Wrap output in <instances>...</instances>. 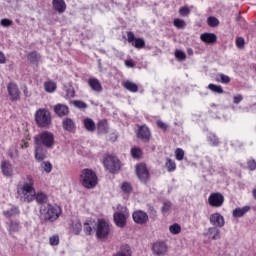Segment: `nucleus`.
<instances>
[{
    "mask_svg": "<svg viewBox=\"0 0 256 256\" xmlns=\"http://www.w3.org/2000/svg\"><path fill=\"white\" fill-rule=\"evenodd\" d=\"M17 196L23 203H33V201H36L42 207H45V204L49 201L47 194L35 191V179L31 175H28L23 181L18 183Z\"/></svg>",
    "mask_w": 256,
    "mask_h": 256,
    "instance_id": "1",
    "label": "nucleus"
},
{
    "mask_svg": "<svg viewBox=\"0 0 256 256\" xmlns=\"http://www.w3.org/2000/svg\"><path fill=\"white\" fill-rule=\"evenodd\" d=\"M80 183L85 187V189H95L99 179L97 178V173L95 171L85 168L80 173Z\"/></svg>",
    "mask_w": 256,
    "mask_h": 256,
    "instance_id": "2",
    "label": "nucleus"
},
{
    "mask_svg": "<svg viewBox=\"0 0 256 256\" xmlns=\"http://www.w3.org/2000/svg\"><path fill=\"white\" fill-rule=\"evenodd\" d=\"M63 213V210L58 205L47 204L46 206H41L40 215H44L46 221H57Z\"/></svg>",
    "mask_w": 256,
    "mask_h": 256,
    "instance_id": "3",
    "label": "nucleus"
},
{
    "mask_svg": "<svg viewBox=\"0 0 256 256\" xmlns=\"http://www.w3.org/2000/svg\"><path fill=\"white\" fill-rule=\"evenodd\" d=\"M35 145H40L46 149H53L55 145V135L49 131H43L34 137Z\"/></svg>",
    "mask_w": 256,
    "mask_h": 256,
    "instance_id": "4",
    "label": "nucleus"
},
{
    "mask_svg": "<svg viewBox=\"0 0 256 256\" xmlns=\"http://www.w3.org/2000/svg\"><path fill=\"white\" fill-rule=\"evenodd\" d=\"M35 122L38 127L43 129L49 128L51 125V113L45 108H40L35 113Z\"/></svg>",
    "mask_w": 256,
    "mask_h": 256,
    "instance_id": "5",
    "label": "nucleus"
},
{
    "mask_svg": "<svg viewBox=\"0 0 256 256\" xmlns=\"http://www.w3.org/2000/svg\"><path fill=\"white\" fill-rule=\"evenodd\" d=\"M95 231L98 239H107L111 233V224L103 219H99L96 223Z\"/></svg>",
    "mask_w": 256,
    "mask_h": 256,
    "instance_id": "6",
    "label": "nucleus"
},
{
    "mask_svg": "<svg viewBox=\"0 0 256 256\" xmlns=\"http://www.w3.org/2000/svg\"><path fill=\"white\" fill-rule=\"evenodd\" d=\"M114 223L120 229H123L127 225V219H129V210L127 207H121L119 212L114 213Z\"/></svg>",
    "mask_w": 256,
    "mask_h": 256,
    "instance_id": "7",
    "label": "nucleus"
},
{
    "mask_svg": "<svg viewBox=\"0 0 256 256\" xmlns=\"http://www.w3.org/2000/svg\"><path fill=\"white\" fill-rule=\"evenodd\" d=\"M103 163L104 167H106V169L110 171V173H115L121 169V162L116 156H107L104 159Z\"/></svg>",
    "mask_w": 256,
    "mask_h": 256,
    "instance_id": "8",
    "label": "nucleus"
},
{
    "mask_svg": "<svg viewBox=\"0 0 256 256\" xmlns=\"http://www.w3.org/2000/svg\"><path fill=\"white\" fill-rule=\"evenodd\" d=\"M208 203L211 207H223V203H225V197L219 192L212 193L208 198Z\"/></svg>",
    "mask_w": 256,
    "mask_h": 256,
    "instance_id": "9",
    "label": "nucleus"
},
{
    "mask_svg": "<svg viewBox=\"0 0 256 256\" xmlns=\"http://www.w3.org/2000/svg\"><path fill=\"white\" fill-rule=\"evenodd\" d=\"M133 221L138 225H145L149 221V215L143 210H136L133 214Z\"/></svg>",
    "mask_w": 256,
    "mask_h": 256,
    "instance_id": "10",
    "label": "nucleus"
},
{
    "mask_svg": "<svg viewBox=\"0 0 256 256\" xmlns=\"http://www.w3.org/2000/svg\"><path fill=\"white\" fill-rule=\"evenodd\" d=\"M128 43H131L136 49H143L145 47V40L143 38H135L133 32H127Z\"/></svg>",
    "mask_w": 256,
    "mask_h": 256,
    "instance_id": "11",
    "label": "nucleus"
},
{
    "mask_svg": "<svg viewBox=\"0 0 256 256\" xmlns=\"http://www.w3.org/2000/svg\"><path fill=\"white\" fill-rule=\"evenodd\" d=\"M136 175L142 181V183H147V179H149V171L147 170V166L145 164L136 165Z\"/></svg>",
    "mask_w": 256,
    "mask_h": 256,
    "instance_id": "12",
    "label": "nucleus"
},
{
    "mask_svg": "<svg viewBox=\"0 0 256 256\" xmlns=\"http://www.w3.org/2000/svg\"><path fill=\"white\" fill-rule=\"evenodd\" d=\"M167 244H165V242H155L152 246V251L154 255H158V256H163V255H167Z\"/></svg>",
    "mask_w": 256,
    "mask_h": 256,
    "instance_id": "13",
    "label": "nucleus"
},
{
    "mask_svg": "<svg viewBox=\"0 0 256 256\" xmlns=\"http://www.w3.org/2000/svg\"><path fill=\"white\" fill-rule=\"evenodd\" d=\"M7 89L10 100L17 101L19 99V95H21V92L19 91V87L17 86V84L11 82L7 85Z\"/></svg>",
    "mask_w": 256,
    "mask_h": 256,
    "instance_id": "14",
    "label": "nucleus"
},
{
    "mask_svg": "<svg viewBox=\"0 0 256 256\" xmlns=\"http://www.w3.org/2000/svg\"><path fill=\"white\" fill-rule=\"evenodd\" d=\"M210 223L214 227H223L225 225V218L219 212H216L210 215Z\"/></svg>",
    "mask_w": 256,
    "mask_h": 256,
    "instance_id": "15",
    "label": "nucleus"
},
{
    "mask_svg": "<svg viewBox=\"0 0 256 256\" xmlns=\"http://www.w3.org/2000/svg\"><path fill=\"white\" fill-rule=\"evenodd\" d=\"M35 159L36 161H45L47 159V149L44 146H35Z\"/></svg>",
    "mask_w": 256,
    "mask_h": 256,
    "instance_id": "16",
    "label": "nucleus"
},
{
    "mask_svg": "<svg viewBox=\"0 0 256 256\" xmlns=\"http://www.w3.org/2000/svg\"><path fill=\"white\" fill-rule=\"evenodd\" d=\"M137 137L138 139L147 142L151 139V131H149L147 126H141L138 130Z\"/></svg>",
    "mask_w": 256,
    "mask_h": 256,
    "instance_id": "17",
    "label": "nucleus"
},
{
    "mask_svg": "<svg viewBox=\"0 0 256 256\" xmlns=\"http://www.w3.org/2000/svg\"><path fill=\"white\" fill-rule=\"evenodd\" d=\"M68 229L70 233H73L74 235H79V233H81L83 229V226L81 225V220H72Z\"/></svg>",
    "mask_w": 256,
    "mask_h": 256,
    "instance_id": "18",
    "label": "nucleus"
},
{
    "mask_svg": "<svg viewBox=\"0 0 256 256\" xmlns=\"http://www.w3.org/2000/svg\"><path fill=\"white\" fill-rule=\"evenodd\" d=\"M88 85L92 89V91H95L96 93H101L103 91V86L101 85V82L95 77H91L88 79Z\"/></svg>",
    "mask_w": 256,
    "mask_h": 256,
    "instance_id": "19",
    "label": "nucleus"
},
{
    "mask_svg": "<svg viewBox=\"0 0 256 256\" xmlns=\"http://www.w3.org/2000/svg\"><path fill=\"white\" fill-rule=\"evenodd\" d=\"M54 113H56L58 117H65V115L69 113V107L65 104H57L54 106Z\"/></svg>",
    "mask_w": 256,
    "mask_h": 256,
    "instance_id": "20",
    "label": "nucleus"
},
{
    "mask_svg": "<svg viewBox=\"0 0 256 256\" xmlns=\"http://www.w3.org/2000/svg\"><path fill=\"white\" fill-rule=\"evenodd\" d=\"M1 169L5 177H13V166L7 161H2Z\"/></svg>",
    "mask_w": 256,
    "mask_h": 256,
    "instance_id": "21",
    "label": "nucleus"
},
{
    "mask_svg": "<svg viewBox=\"0 0 256 256\" xmlns=\"http://www.w3.org/2000/svg\"><path fill=\"white\" fill-rule=\"evenodd\" d=\"M207 237L212 239L213 241H217V239H221V230L217 227H211L208 229Z\"/></svg>",
    "mask_w": 256,
    "mask_h": 256,
    "instance_id": "22",
    "label": "nucleus"
},
{
    "mask_svg": "<svg viewBox=\"0 0 256 256\" xmlns=\"http://www.w3.org/2000/svg\"><path fill=\"white\" fill-rule=\"evenodd\" d=\"M52 5L58 13H65V10L67 9L65 0H53Z\"/></svg>",
    "mask_w": 256,
    "mask_h": 256,
    "instance_id": "23",
    "label": "nucleus"
},
{
    "mask_svg": "<svg viewBox=\"0 0 256 256\" xmlns=\"http://www.w3.org/2000/svg\"><path fill=\"white\" fill-rule=\"evenodd\" d=\"M200 39L203 43L213 44L217 41V35L213 33H204L201 34Z\"/></svg>",
    "mask_w": 256,
    "mask_h": 256,
    "instance_id": "24",
    "label": "nucleus"
},
{
    "mask_svg": "<svg viewBox=\"0 0 256 256\" xmlns=\"http://www.w3.org/2000/svg\"><path fill=\"white\" fill-rule=\"evenodd\" d=\"M122 86L124 89H127V91H130V93H137L139 91V86L135 82L126 80L122 83Z\"/></svg>",
    "mask_w": 256,
    "mask_h": 256,
    "instance_id": "25",
    "label": "nucleus"
},
{
    "mask_svg": "<svg viewBox=\"0 0 256 256\" xmlns=\"http://www.w3.org/2000/svg\"><path fill=\"white\" fill-rule=\"evenodd\" d=\"M63 129L73 133L75 131V122L71 118H65L62 123Z\"/></svg>",
    "mask_w": 256,
    "mask_h": 256,
    "instance_id": "26",
    "label": "nucleus"
},
{
    "mask_svg": "<svg viewBox=\"0 0 256 256\" xmlns=\"http://www.w3.org/2000/svg\"><path fill=\"white\" fill-rule=\"evenodd\" d=\"M131 255H132L131 247L129 245H123L121 246L120 250L114 253L112 256H131Z\"/></svg>",
    "mask_w": 256,
    "mask_h": 256,
    "instance_id": "27",
    "label": "nucleus"
},
{
    "mask_svg": "<svg viewBox=\"0 0 256 256\" xmlns=\"http://www.w3.org/2000/svg\"><path fill=\"white\" fill-rule=\"evenodd\" d=\"M44 89L46 93H55V91H57V83L48 80L44 83Z\"/></svg>",
    "mask_w": 256,
    "mask_h": 256,
    "instance_id": "28",
    "label": "nucleus"
},
{
    "mask_svg": "<svg viewBox=\"0 0 256 256\" xmlns=\"http://www.w3.org/2000/svg\"><path fill=\"white\" fill-rule=\"evenodd\" d=\"M251 210V207L249 206H244L242 208H236L233 211V217H243L246 213H249V211Z\"/></svg>",
    "mask_w": 256,
    "mask_h": 256,
    "instance_id": "29",
    "label": "nucleus"
},
{
    "mask_svg": "<svg viewBox=\"0 0 256 256\" xmlns=\"http://www.w3.org/2000/svg\"><path fill=\"white\" fill-rule=\"evenodd\" d=\"M83 123L86 131H90V132L95 131V122L93 121V119L85 118Z\"/></svg>",
    "mask_w": 256,
    "mask_h": 256,
    "instance_id": "30",
    "label": "nucleus"
},
{
    "mask_svg": "<svg viewBox=\"0 0 256 256\" xmlns=\"http://www.w3.org/2000/svg\"><path fill=\"white\" fill-rule=\"evenodd\" d=\"M165 167L169 173H173L175 169H177V164L175 163V160L171 158L166 159Z\"/></svg>",
    "mask_w": 256,
    "mask_h": 256,
    "instance_id": "31",
    "label": "nucleus"
},
{
    "mask_svg": "<svg viewBox=\"0 0 256 256\" xmlns=\"http://www.w3.org/2000/svg\"><path fill=\"white\" fill-rule=\"evenodd\" d=\"M3 214L9 219L11 217H15V215H19V208L12 206L9 210H5Z\"/></svg>",
    "mask_w": 256,
    "mask_h": 256,
    "instance_id": "32",
    "label": "nucleus"
},
{
    "mask_svg": "<svg viewBox=\"0 0 256 256\" xmlns=\"http://www.w3.org/2000/svg\"><path fill=\"white\" fill-rule=\"evenodd\" d=\"M109 131V125L107 124V122L105 120H101L98 123V132L99 133H108Z\"/></svg>",
    "mask_w": 256,
    "mask_h": 256,
    "instance_id": "33",
    "label": "nucleus"
},
{
    "mask_svg": "<svg viewBox=\"0 0 256 256\" xmlns=\"http://www.w3.org/2000/svg\"><path fill=\"white\" fill-rule=\"evenodd\" d=\"M93 221L91 220H86L84 223V233H86V235H91V233H93Z\"/></svg>",
    "mask_w": 256,
    "mask_h": 256,
    "instance_id": "34",
    "label": "nucleus"
},
{
    "mask_svg": "<svg viewBox=\"0 0 256 256\" xmlns=\"http://www.w3.org/2000/svg\"><path fill=\"white\" fill-rule=\"evenodd\" d=\"M169 231L172 235H179L181 233V225L174 223L169 226Z\"/></svg>",
    "mask_w": 256,
    "mask_h": 256,
    "instance_id": "35",
    "label": "nucleus"
},
{
    "mask_svg": "<svg viewBox=\"0 0 256 256\" xmlns=\"http://www.w3.org/2000/svg\"><path fill=\"white\" fill-rule=\"evenodd\" d=\"M19 229H20L19 222H15V221L10 222L9 227H8L9 233H17V231H19Z\"/></svg>",
    "mask_w": 256,
    "mask_h": 256,
    "instance_id": "36",
    "label": "nucleus"
},
{
    "mask_svg": "<svg viewBox=\"0 0 256 256\" xmlns=\"http://www.w3.org/2000/svg\"><path fill=\"white\" fill-rule=\"evenodd\" d=\"M131 155L134 159H139L141 158V155H143V152L140 150L139 147H132Z\"/></svg>",
    "mask_w": 256,
    "mask_h": 256,
    "instance_id": "37",
    "label": "nucleus"
},
{
    "mask_svg": "<svg viewBox=\"0 0 256 256\" xmlns=\"http://www.w3.org/2000/svg\"><path fill=\"white\" fill-rule=\"evenodd\" d=\"M175 157L177 161H183L185 157V151L182 148H177L175 150Z\"/></svg>",
    "mask_w": 256,
    "mask_h": 256,
    "instance_id": "38",
    "label": "nucleus"
},
{
    "mask_svg": "<svg viewBox=\"0 0 256 256\" xmlns=\"http://www.w3.org/2000/svg\"><path fill=\"white\" fill-rule=\"evenodd\" d=\"M207 23H208L209 27H218L219 26V19H217L213 16H210L207 19Z\"/></svg>",
    "mask_w": 256,
    "mask_h": 256,
    "instance_id": "39",
    "label": "nucleus"
},
{
    "mask_svg": "<svg viewBox=\"0 0 256 256\" xmlns=\"http://www.w3.org/2000/svg\"><path fill=\"white\" fill-rule=\"evenodd\" d=\"M208 89H210V91H212L213 93H218V94L223 93V88L215 84H209Z\"/></svg>",
    "mask_w": 256,
    "mask_h": 256,
    "instance_id": "40",
    "label": "nucleus"
},
{
    "mask_svg": "<svg viewBox=\"0 0 256 256\" xmlns=\"http://www.w3.org/2000/svg\"><path fill=\"white\" fill-rule=\"evenodd\" d=\"M208 141L213 145L214 147H217L219 145V138L215 134H209L208 135Z\"/></svg>",
    "mask_w": 256,
    "mask_h": 256,
    "instance_id": "41",
    "label": "nucleus"
},
{
    "mask_svg": "<svg viewBox=\"0 0 256 256\" xmlns=\"http://www.w3.org/2000/svg\"><path fill=\"white\" fill-rule=\"evenodd\" d=\"M28 59L32 63H37V61H39V59H41V55H39V53H37V52H32L28 55Z\"/></svg>",
    "mask_w": 256,
    "mask_h": 256,
    "instance_id": "42",
    "label": "nucleus"
},
{
    "mask_svg": "<svg viewBox=\"0 0 256 256\" xmlns=\"http://www.w3.org/2000/svg\"><path fill=\"white\" fill-rule=\"evenodd\" d=\"M186 23L184 20H181L179 18L174 20V27H177V29H185Z\"/></svg>",
    "mask_w": 256,
    "mask_h": 256,
    "instance_id": "43",
    "label": "nucleus"
},
{
    "mask_svg": "<svg viewBox=\"0 0 256 256\" xmlns=\"http://www.w3.org/2000/svg\"><path fill=\"white\" fill-rule=\"evenodd\" d=\"M175 57L178 59V61H185L187 59V55L181 50L175 51Z\"/></svg>",
    "mask_w": 256,
    "mask_h": 256,
    "instance_id": "44",
    "label": "nucleus"
},
{
    "mask_svg": "<svg viewBox=\"0 0 256 256\" xmlns=\"http://www.w3.org/2000/svg\"><path fill=\"white\" fill-rule=\"evenodd\" d=\"M41 167L45 173H51L53 171V165L50 162H42Z\"/></svg>",
    "mask_w": 256,
    "mask_h": 256,
    "instance_id": "45",
    "label": "nucleus"
},
{
    "mask_svg": "<svg viewBox=\"0 0 256 256\" xmlns=\"http://www.w3.org/2000/svg\"><path fill=\"white\" fill-rule=\"evenodd\" d=\"M49 243L52 247H55L59 245V236L58 235H53L52 237L49 238Z\"/></svg>",
    "mask_w": 256,
    "mask_h": 256,
    "instance_id": "46",
    "label": "nucleus"
},
{
    "mask_svg": "<svg viewBox=\"0 0 256 256\" xmlns=\"http://www.w3.org/2000/svg\"><path fill=\"white\" fill-rule=\"evenodd\" d=\"M236 47H238V49H243L245 47V38L243 37L236 38Z\"/></svg>",
    "mask_w": 256,
    "mask_h": 256,
    "instance_id": "47",
    "label": "nucleus"
},
{
    "mask_svg": "<svg viewBox=\"0 0 256 256\" xmlns=\"http://www.w3.org/2000/svg\"><path fill=\"white\" fill-rule=\"evenodd\" d=\"M73 105H75L77 109H87V104L81 100H75Z\"/></svg>",
    "mask_w": 256,
    "mask_h": 256,
    "instance_id": "48",
    "label": "nucleus"
},
{
    "mask_svg": "<svg viewBox=\"0 0 256 256\" xmlns=\"http://www.w3.org/2000/svg\"><path fill=\"white\" fill-rule=\"evenodd\" d=\"M132 187H131V184H129V182H124L122 184V191H124V193H131L132 191Z\"/></svg>",
    "mask_w": 256,
    "mask_h": 256,
    "instance_id": "49",
    "label": "nucleus"
},
{
    "mask_svg": "<svg viewBox=\"0 0 256 256\" xmlns=\"http://www.w3.org/2000/svg\"><path fill=\"white\" fill-rule=\"evenodd\" d=\"M189 13H191V11L189 10L188 7H181L179 9V14L182 16V17H187V15H189Z\"/></svg>",
    "mask_w": 256,
    "mask_h": 256,
    "instance_id": "50",
    "label": "nucleus"
},
{
    "mask_svg": "<svg viewBox=\"0 0 256 256\" xmlns=\"http://www.w3.org/2000/svg\"><path fill=\"white\" fill-rule=\"evenodd\" d=\"M220 81L221 83H224L225 85H227V83H231V78L225 74H220Z\"/></svg>",
    "mask_w": 256,
    "mask_h": 256,
    "instance_id": "51",
    "label": "nucleus"
},
{
    "mask_svg": "<svg viewBox=\"0 0 256 256\" xmlns=\"http://www.w3.org/2000/svg\"><path fill=\"white\" fill-rule=\"evenodd\" d=\"M0 25H2V27H11V25H13V21L9 19H2L0 21Z\"/></svg>",
    "mask_w": 256,
    "mask_h": 256,
    "instance_id": "52",
    "label": "nucleus"
},
{
    "mask_svg": "<svg viewBox=\"0 0 256 256\" xmlns=\"http://www.w3.org/2000/svg\"><path fill=\"white\" fill-rule=\"evenodd\" d=\"M66 97L67 99H73V97H75V90L73 88H68L66 90Z\"/></svg>",
    "mask_w": 256,
    "mask_h": 256,
    "instance_id": "53",
    "label": "nucleus"
},
{
    "mask_svg": "<svg viewBox=\"0 0 256 256\" xmlns=\"http://www.w3.org/2000/svg\"><path fill=\"white\" fill-rule=\"evenodd\" d=\"M157 126L159 129H162V131H167V128L169 127L165 122L158 120L157 121Z\"/></svg>",
    "mask_w": 256,
    "mask_h": 256,
    "instance_id": "54",
    "label": "nucleus"
},
{
    "mask_svg": "<svg viewBox=\"0 0 256 256\" xmlns=\"http://www.w3.org/2000/svg\"><path fill=\"white\" fill-rule=\"evenodd\" d=\"M247 165H248V168L250 169V171H255V169H256L255 160H248Z\"/></svg>",
    "mask_w": 256,
    "mask_h": 256,
    "instance_id": "55",
    "label": "nucleus"
},
{
    "mask_svg": "<svg viewBox=\"0 0 256 256\" xmlns=\"http://www.w3.org/2000/svg\"><path fill=\"white\" fill-rule=\"evenodd\" d=\"M171 209V202H165L162 207L163 213H168V211Z\"/></svg>",
    "mask_w": 256,
    "mask_h": 256,
    "instance_id": "56",
    "label": "nucleus"
},
{
    "mask_svg": "<svg viewBox=\"0 0 256 256\" xmlns=\"http://www.w3.org/2000/svg\"><path fill=\"white\" fill-rule=\"evenodd\" d=\"M125 66L128 67V68H133L135 67V62L132 60V59H129V60H125Z\"/></svg>",
    "mask_w": 256,
    "mask_h": 256,
    "instance_id": "57",
    "label": "nucleus"
},
{
    "mask_svg": "<svg viewBox=\"0 0 256 256\" xmlns=\"http://www.w3.org/2000/svg\"><path fill=\"white\" fill-rule=\"evenodd\" d=\"M243 101V96L242 95H237V96H234V103L236 105H239L240 102Z\"/></svg>",
    "mask_w": 256,
    "mask_h": 256,
    "instance_id": "58",
    "label": "nucleus"
},
{
    "mask_svg": "<svg viewBox=\"0 0 256 256\" xmlns=\"http://www.w3.org/2000/svg\"><path fill=\"white\" fill-rule=\"evenodd\" d=\"M27 147H29V142L23 140V141H22V144H21V148H22V149H27Z\"/></svg>",
    "mask_w": 256,
    "mask_h": 256,
    "instance_id": "59",
    "label": "nucleus"
},
{
    "mask_svg": "<svg viewBox=\"0 0 256 256\" xmlns=\"http://www.w3.org/2000/svg\"><path fill=\"white\" fill-rule=\"evenodd\" d=\"M23 93H24L25 97L31 96V94H29V90L27 89V86H24Z\"/></svg>",
    "mask_w": 256,
    "mask_h": 256,
    "instance_id": "60",
    "label": "nucleus"
},
{
    "mask_svg": "<svg viewBox=\"0 0 256 256\" xmlns=\"http://www.w3.org/2000/svg\"><path fill=\"white\" fill-rule=\"evenodd\" d=\"M6 58H5V54H3V52H0V63H5Z\"/></svg>",
    "mask_w": 256,
    "mask_h": 256,
    "instance_id": "61",
    "label": "nucleus"
},
{
    "mask_svg": "<svg viewBox=\"0 0 256 256\" xmlns=\"http://www.w3.org/2000/svg\"><path fill=\"white\" fill-rule=\"evenodd\" d=\"M187 54H188V55H193V50H192L191 48H188V49H187Z\"/></svg>",
    "mask_w": 256,
    "mask_h": 256,
    "instance_id": "62",
    "label": "nucleus"
},
{
    "mask_svg": "<svg viewBox=\"0 0 256 256\" xmlns=\"http://www.w3.org/2000/svg\"><path fill=\"white\" fill-rule=\"evenodd\" d=\"M154 217H157V214H152Z\"/></svg>",
    "mask_w": 256,
    "mask_h": 256,
    "instance_id": "63",
    "label": "nucleus"
}]
</instances>
